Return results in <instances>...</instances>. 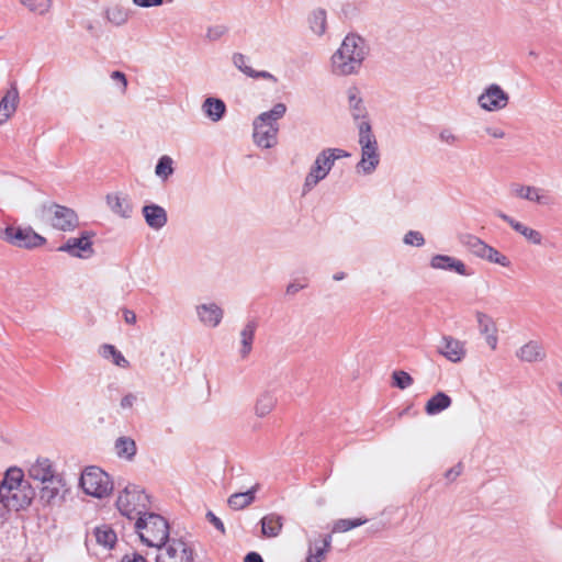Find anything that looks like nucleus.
<instances>
[{
    "instance_id": "473e14b6",
    "label": "nucleus",
    "mask_w": 562,
    "mask_h": 562,
    "mask_svg": "<svg viewBox=\"0 0 562 562\" xmlns=\"http://www.w3.org/2000/svg\"><path fill=\"white\" fill-rule=\"evenodd\" d=\"M276 406V398L271 393H260L254 403L252 412L259 418L267 417Z\"/></svg>"
},
{
    "instance_id": "f704fd0d",
    "label": "nucleus",
    "mask_w": 562,
    "mask_h": 562,
    "mask_svg": "<svg viewBox=\"0 0 562 562\" xmlns=\"http://www.w3.org/2000/svg\"><path fill=\"white\" fill-rule=\"evenodd\" d=\"M481 260L505 269H509L512 267L510 258L491 245L487 246Z\"/></svg>"
},
{
    "instance_id": "ddd939ff",
    "label": "nucleus",
    "mask_w": 562,
    "mask_h": 562,
    "mask_svg": "<svg viewBox=\"0 0 562 562\" xmlns=\"http://www.w3.org/2000/svg\"><path fill=\"white\" fill-rule=\"evenodd\" d=\"M194 313L199 324L210 329L218 327L225 315L223 306L214 301L198 303L194 306Z\"/></svg>"
},
{
    "instance_id": "6e6d98bb",
    "label": "nucleus",
    "mask_w": 562,
    "mask_h": 562,
    "mask_svg": "<svg viewBox=\"0 0 562 562\" xmlns=\"http://www.w3.org/2000/svg\"><path fill=\"white\" fill-rule=\"evenodd\" d=\"M122 562H146V560L142 555L132 553L124 555Z\"/></svg>"
},
{
    "instance_id": "f8f14e48",
    "label": "nucleus",
    "mask_w": 562,
    "mask_h": 562,
    "mask_svg": "<svg viewBox=\"0 0 562 562\" xmlns=\"http://www.w3.org/2000/svg\"><path fill=\"white\" fill-rule=\"evenodd\" d=\"M3 239L20 248H36L45 244V238L31 228L8 227L4 229Z\"/></svg>"
},
{
    "instance_id": "09e8293b",
    "label": "nucleus",
    "mask_w": 562,
    "mask_h": 562,
    "mask_svg": "<svg viewBox=\"0 0 562 562\" xmlns=\"http://www.w3.org/2000/svg\"><path fill=\"white\" fill-rule=\"evenodd\" d=\"M252 79H262L270 83L277 85L279 82V79L276 75H273L270 71L267 70H256L254 69L251 75L249 76Z\"/></svg>"
},
{
    "instance_id": "49530a36",
    "label": "nucleus",
    "mask_w": 562,
    "mask_h": 562,
    "mask_svg": "<svg viewBox=\"0 0 562 562\" xmlns=\"http://www.w3.org/2000/svg\"><path fill=\"white\" fill-rule=\"evenodd\" d=\"M138 400L139 398H138L137 394L126 393L121 397L119 406H120L121 411H123V412H131L138 404Z\"/></svg>"
},
{
    "instance_id": "13d9d810",
    "label": "nucleus",
    "mask_w": 562,
    "mask_h": 562,
    "mask_svg": "<svg viewBox=\"0 0 562 562\" xmlns=\"http://www.w3.org/2000/svg\"><path fill=\"white\" fill-rule=\"evenodd\" d=\"M223 34V30L221 27L210 29L207 31V37L211 40H216Z\"/></svg>"
},
{
    "instance_id": "c756f323",
    "label": "nucleus",
    "mask_w": 562,
    "mask_h": 562,
    "mask_svg": "<svg viewBox=\"0 0 562 562\" xmlns=\"http://www.w3.org/2000/svg\"><path fill=\"white\" fill-rule=\"evenodd\" d=\"M40 497L43 502L50 504L60 494L64 487V480L60 475L50 479L44 483H41Z\"/></svg>"
},
{
    "instance_id": "c03bdc74",
    "label": "nucleus",
    "mask_w": 562,
    "mask_h": 562,
    "mask_svg": "<svg viewBox=\"0 0 562 562\" xmlns=\"http://www.w3.org/2000/svg\"><path fill=\"white\" fill-rule=\"evenodd\" d=\"M367 522V519H339L333 526V532H346L356 527L362 526Z\"/></svg>"
},
{
    "instance_id": "37998d69",
    "label": "nucleus",
    "mask_w": 562,
    "mask_h": 562,
    "mask_svg": "<svg viewBox=\"0 0 562 562\" xmlns=\"http://www.w3.org/2000/svg\"><path fill=\"white\" fill-rule=\"evenodd\" d=\"M465 246L469 251L479 259H482L488 244L475 236H469Z\"/></svg>"
},
{
    "instance_id": "c9c22d12",
    "label": "nucleus",
    "mask_w": 562,
    "mask_h": 562,
    "mask_svg": "<svg viewBox=\"0 0 562 562\" xmlns=\"http://www.w3.org/2000/svg\"><path fill=\"white\" fill-rule=\"evenodd\" d=\"M94 537L97 542L106 549H112L117 539L115 531L106 525L97 527L94 530Z\"/></svg>"
},
{
    "instance_id": "20e7f679",
    "label": "nucleus",
    "mask_w": 562,
    "mask_h": 562,
    "mask_svg": "<svg viewBox=\"0 0 562 562\" xmlns=\"http://www.w3.org/2000/svg\"><path fill=\"white\" fill-rule=\"evenodd\" d=\"M358 144L360 147V160L355 167L358 176H371L378 169L381 154L375 135L372 133L368 121L358 123Z\"/></svg>"
},
{
    "instance_id": "8fccbe9b",
    "label": "nucleus",
    "mask_w": 562,
    "mask_h": 562,
    "mask_svg": "<svg viewBox=\"0 0 562 562\" xmlns=\"http://www.w3.org/2000/svg\"><path fill=\"white\" fill-rule=\"evenodd\" d=\"M112 81L117 86L119 92L123 94L126 90L127 80L123 72L121 71H113L111 74Z\"/></svg>"
},
{
    "instance_id": "393cba45",
    "label": "nucleus",
    "mask_w": 562,
    "mask_h": 562,
    "mask_svg": "<svg viewBox=\"0 0 562 562\" xmlns=\"http://www.w3.org/2000/svg\"><path fill=\"white\" fill-rule=\"evenodd\" d=\"M19 104L16 87L10 88L0 101V126L5 124L15 113Z\"/></svg>"
},
{
    "instance_id": "e433bc0d",
    "label": "nucleus",
    "mask_w": 562,
    "mask_h": 562,
    "mask_svg": "<svg viewBox=\"0 0 562 562\" xmlns=\"http://www.w3.org/2000/svg\"><path fill=\"white\" fill-rule=\"evenodd\" d=\"M282 529L281 517L268 515L261 520V530L266 537H277Z\"/></svg>"
},
{
    "instance_id": "dca6fc26",
    "label": "nucleus",
    "mask_w": 562,
    "mask_h": 562,
    "mask_svg": "<svg viewBox=\"0 0 562 562\" xmlns=\"http://www.w3.org/2000/svg\"><path fill=\"white\" fill-rule=\"evenodd\" d=\"M157 562H192V552L180 540H172L167 547L159 548Z\"/></svg>"
},
{
    "instance_id": "423d86ee",
    "label": "nucleus",
    "mask_w": 562,
    "mask_h": 562,
    "mask_svg": "<svg viewBox=\"0 0 562 562\" xmlns=\"http://www.w3.org/2000/svg\"><path fill=\"white\" fill-rule=\"evenodd\" d=\"M140 540L149 547L160 548L169 537L168 521L155 513H145L135 521Z\"/></svg>"
},
{
    "instance_id": "e2e57ef3",
    "label": "nucleus",
    "mask_w": 562,
    "mask_h": 562,
    "mask_svg": "<svg viewBox=\"0 0 562 562\" xmlns=\"http://www.w3.org/2000/svg\"><path fill=\"white\" fill-rule=\"evenodd\" d=\"M344 278V274H337L334 277L335 280H341Z\"/></svg>"
},
{
    "instance_id": "79ce46f5",
    "label": "nucleus",
    "mask_w": 562,
    "mask_h": 562,
    "mask_svg": "<svg viewBox=\"0 0 562 562\" xmlns=\"http://www.w3.org/2000/svg\"><path fill=\"white\" fill-rule=\"evenodd\" d=\"M391 379L392 384L400 390L408 389L414 384V379L412 375L403 370L393 371Z\"/></svg>"
},
{
    "instance_id": "7c9ffc66",
    "label": "nucleus",
    "mask_w": 562,
    "mask_h": 562,
    "mask_svg": "<svg viewBox=\"0 0 562 562\" xmlns=\"http://www.w3.org/2000/svg\"><path fill=\"white\" fill-rule=\"evenodd\" d=\"M201 109L204 115L212 122H218L222 120L226 112L225 103L221 99L214 97L206 98L203 101Z\"/></svg>"
},
{
    "instance_id": "9d476101",
    "label": "nucleus",
    "mask_w": 562,
    "mask_h": 562,
    "mask_svg": "<svg viewBox=\"0 0 562 562\" xmlns=\"http://www.w3.org/2000/svg\"><path fill=\"white\" fill-rule=\"evenodd\" d=\"M44 221L52 227L60 231H71L78 225L76 213L68 207L52 205L43 212Z\"/></svg>"
},
{
    "instance_id": "4be33fe9",
    "label": "nucleus",
    "mask_w": 562,
    "mask_h": 562,
    "mask_svg": "<svg viewBox=\"0 0 562 562\" xmlns=\"http://www.w3.org/2000/svg\"><path fill=\"white\" fill-rule=\"evenodd\" d=\"M142 214L146 224L155 231L162 228L168 221L167 211L158 204L151 203L144 205Z\"/></svg>"
},
{
    "instance_id": "a19ab883",
    "label": "nucleus",
    "mask_w": 562,
    "mask_h": 562,
    "mask_svg": "<svg viewBox=\"0 0 562 562\" xmlns=\"http://www.w3.org/2000/svg\"><path fill=\"white\" fill-rule=\"evenodd\" d=\"M20 2L35 14H46L52 7V0H20Z\"/></svg>"
},
{
    "instance_id": "aec40b11",
    "label": "nucleus",
    "mask_w": 562,
    "mask_h": 562,
    "mask_svg": "<svg viewBox=\"0 0 562 562\" xmlns=\"http://www.w3.org/2000/svg\"><path fill=\"white\" fill-rule=\"evenodd\" d=\"M509 191L514 198L533 202L539 205L548 204V195L540 188L525 186L521 183H512L509 187Z\"/></svg>"
},
{
    "instance_id": "864d4df0",
    "label": "nucleus",
    "mask_w": 562,
    "mask_h": 562,
    "mask_svg": "<svg viewBox=\"0 0 562 562\" xmlns=\"http://www.w3.org/2000/svg\"><path fill=\"white\" fill-rule=\"evenodd\" d=\"M461 472H462L461 464H457L456 467H453L449 471H447L446 477L450 481H453L461 474Z\"/></svg>"
},
{
    "instance_id": "b1692460",
    "label": "nucleus",
    "mask_w": 562,
    "mask_h": 562,
    "mask_svg": "<svg viewBox=\"0 0 562 562\" xmlns=\"http://www.w3.org/2000/svg\"><path fill=\"white\" fill-rule=\"evenodd\" d=\"M306 24L310 32L322 37L327 32V12L323 8L312 9L306 16Z\"/></svg>"
},
{
    "instance_id": "de8ad7c7",
    "label": "nucleus",
    "mask_w": 562,
    "mask_h": 562,
    "mask_svg": "<svg viewBox=\"0 0 562 562\" xmlns=\"http://www.w3.org/2000/svg\"><path fill=\"white\" fill-rule=\"evenodd\" d=\"M403 241L408 246L422 247L425 244V238L419 232L409 231L405 234Z\"/></svg>"
},
{
    "instance_id": "a211bd4d",
    "label": "nucleus",
    "mask_w": 562,
    "mask_h": 562,
    "mask_svg": "<svg viewBox=\"0 0 562 562\" xmlns=\"http://www.w3.org/2000/svg\"><path fill=\"white\" fill-rule=\"evenodd\" d=\"M29 476L36 482L44 483L58 476L54 462L47 457H37L27 469Z\"/></svg>"
},
{
    "instance_id": "5fc2aeb1",
    "label": "nucleus",
    "mask_w": 562,
    "mask_h": 562,
    "mask_svg": "<svg viewBox=\"0 0 562 562\" xmlns=\"http://www.w3.org/2000/svg\"><path fill=\"white\" fill-rule=\"evenodd\" d=\"M207 517H209L210 522H211V524H213V526H214L216 529H218V530H221L222 532H224V525H223V522L221 521V519H220V518H217V517H216L214 514H212V513H209V514H207Z\"/></svg>"
},
{
    "instance_id": "412c9836",
    "label": "nucleus",
    "mask_w": 562,
    "mask_h": 562,
    "mask_svg": "<svg viewBox=\"0 0 562 562\" xmlns=\"http://www.w3.org/2000/svg\"><path fill=\"white\" fill-rule=\"evenodd\" d=\"M516 357L524 362H540L546 359L543 346L537 340H529L516 350Z\"/></svg>"
},
{
    "instance_id": "f03ea898",
    "label": "nucleus",
    "mask_w": 562,
    "mask_h": 562,
    "mask_svg": "<svg viewBox=\"0 0 562 562\" xmlns=\"http://www.w3.org/2000/svg\"><path fill=\"white\" fill-rule=\"evenodd\" d=\"M35 496V490L22 469L9 468L0 482V504L10 510L27 508Z\"/></svg>"
},
{
    "instance_id": "2f4dec72",
    "label": "nucleus",
    "mask_w": 562,
    "mask_h": 562,
    "mask_svg": "<svg viewBox=\"0 0 562 562\" xmlns=\"http://www.w3.org/2000/svg\"><path fill=\"white\" fill-rule=\"evenodd\" d=\"M452 404L451 397L443 393L437 392L425 404V412L427 415H437L448 409Z\"/></svg>"
},
{
    "instance_id": "4468645a",
    "label": "nucleus",
    "mask_w": 562,
    "mask_h": 562,
    "mask_svg": "<svg viewBox=\"0 0 562 562\" xmlns=\"http://www.w3.org/2000/svg\"><path fill=\"white\" fill-rule=\"evenodd\" d=\"M474 318L479 334L484 338L486 346L495 351L499 342L498 327L495 319L483 311H476Z\"/></svg>"
},
{
    "instance_id": "052dcab7",
    "label": "nucleus",
    "mask_w": 562,
    "mask_h": 562,
    "mask_svg": "<svg viewBox=\"0 0 562 562\" xmlns=\"http://www.w3.org/2000/svg\"><path fill=\"white\" fill-rule=\"evenodd\" d=\"M245 562H263L261 557L257 553H249L245 558Z\"/></svg>"
},
{
    "instance_id": "4d7b16f0",
    "label": "nucleus",
    "mask_w": 562,
    "mask_h": 562,
    "mask_svg": "<svg viewBox=\"0 0 562 562\" xmlns=\"http://www.w3.org/2000/svg\"><path fill=\"white\" fill-rule=\"evenodd\" d=\"M440 139H442L446 143H454L457 140V137L449 131H443L440 133Z\"/></svg>"
},
{
    "instance_id": "5701e85b",
    "label": "nucleus",
    "mask_w": 562,
    "mask_h": 562,
    "mask_svg": "<svg viewBox=\"0 0 562 562\" xmlns=\"http://www.w3.org/2000/svg\"><path fill=\"white\" fill-rule=\"evenodd\" d=\"M257 324L255 322H247L239 331L237 355L240 359H246L252 350L255 333Z\"/></svg>"
},
{
    "instance_id": "1a4fd4ad",
    "label": "nucleus",
    "mask_w": 562,
    "mask_h": 562,
    "mask_svg": "<svg viewBox=\"0 0 562 562\" xmlns=\"http://www.w3.org/2000/svg\"><path fill=\"white\" fill-rule=\"evenodd\" d=\"M509 93L498 83L486 85L476 98L477 106L487 113H497L507 109Z\"/></svg>"
},
{
    "instance_id": "3c124183",
    "label": "nucleus",
    "mask_w": 562,
    "mask_h": 562,
    "mask_svg": "<svg viewBox=\"0 0 562 562\" xmlns=\"http://www.w3.org/2000/svg\"><path fill=\"white\" fill-rule=\"evenodd\" d=\"M167 0H132V3L140 9L158 8L166 3Z\"/></svg>"
},
{
    "instance_id": "39448f33",
    "label": "nucleus",
    "mask_w": 562,
    "mask_h": 562,
    "mask_svg": "<svg viewBox=\"0 0 562 562\" xmlns=\"http://www.w3.org/2000/svg\"><path fill=\"white\" fill-rule=\"evenodd\" d=\"M349 156V153L340 148H325L321 150L304 178L303 192L306 193L313 190L329 175L337 160Z\"/></svg>"
},
{
    "instance_id": "bb28decb",
    "label": "nucleus",
    "mask_w": 562,
    "mask_h": 562,
    "mask_svg": "<svg viewBox=\"0 0 562 562\" xmlns=\"http://www.w3.org/2000/svg\"><path fill=\"white\" fill-rule=\"evenodd\" d=\"M347 99H348V108L351 112V115L355 120L362 122L367 121V109L364 106L361 91L357 87H350L347 90Z\"/></svg>"
},
{
    "instance_id": "7ed1b4c3",
    "label": "nucleus",
    "mask_w": 562,
    "mask_h": 562,
    "mask_svg": "<svg viewBox=\"0 0 562 562\" xmlns=\"http://www.w3.org/2000/svg\"><path fill=\"white\" fill-rule=\"evenodd\" d=\"M286 113V105L276 103L269 111L260 113L252 123L254 143L263 149L272 148L278 143V121Z\"/></svg>"
},
{
    "instance_id": "0eeeda50",
    "label": "nucleus",
    "mask_w": 562,
    "mask_h": 562,
    "mask_svg": "<svg viewBox=\"0 0 562 562\" xmlns=\"http://www.w3.org/2000/svg\"><path fill=\"white\" fill-rule=\"evenodd\" d=\"M79 486L86 495L98 499L108 498L114 488L111 476L95 465H90L82 470Z\"/></svg>"
},
{
    "instance_id": "58836bf2",
    "label": "nucleus",
    "mask_w": 562,
    "mask_h": 562,
    "mask_svg": "<svg viewBox=\"0 0 562 562\" xmlns=\"http://www.w3.org/2000/svg\"><path fill=\"white\" fill-rule=\"evenodd\" d=\"M255 488L251 490V491H248V492H244V493H236V494H233L229 498H228V505L233 508V509H236V510H239V509H243L245 507H247L248 505H250L254 501V493H255Z\"/></svg>"
},
{
    "instance_id": "2eb2a0df",
    "label": "nucleus",
    "mask_w": 562,
    "mask_h": 562,
    "mask_svg": "<svg viewBox=\"0 0 562 562\" xmlns=\"http://www.w3.org/2000/svg\"><path fill=\"white\" fill-rule=\"evenodd\" d=\"M499 218L505 222L515 233H517L526 243L532 246L543 244V235L540 231L531 227L527 223L516 220L505 213L499 214Z\"/></svg>"
},
{
    "instance_id": "f257e3e1",
    "label": "nucleus",
    "mask_w": 562,
    "mask_h": 562,
    "mask_svg": "<svg viewBox=\"0 0 562 562\" xmlns=\"http://www.w3.org/2000/svg\"><path fill=\"white\" fill-rule=\"evenodd\" d=\"M369 53L363 37L355 33L347 34L329 58L330 72L337 77L359 75Z\"/></svg>"
},
{
    "instance_id": "a18cd8bd",
    "label": "nucleus",
    "mask_w": 562,
    "mask_h": 562,
    "mask_svg": "<svg viewBox=\"0 0 562 562\" xmlns=\"http://www.w3.org/2000/svg\"><path fill=\"white\" fill-rule=\"evenodd\" d=\"M232 63L238 70H240L243 74H245L248 77L251 75V72L254 70V68L250 65L249 58L244 54H240V53L233 54Z\"/></svg>"
},
{
    "instance_id": "603ef678",
    "label": "nucleus",
    "mask_w": 562,
    "mask_h": 562,
    "mask_svg": "<svg viewBox=\"0 0 562 562\" xmlns=\"http://www.w3.org/2000/svg\"><path fill=\"white\" fill-rule=\"evenodd\" d=\"M485 133L493 139H504L506 137V132L499 126H487Z\"/></svg>"
},
{
    "instance_id": "c85d7f7f",
    "label": "nucleus",
    "mask_w": 562,
    "mask_h": 562,
    "mask_svg": "<svg viewBox=\"0 0 562 562\" xmlns=\"http://www.w3.org/2000/svg\"><path fill=\"white\" fill-rule=\"evenodd\" d=\"M113 451L119 459L133 461L137 453V446L132 437L120 436L114 441Z\"/></svg>"
},
{
    "instance_id": "72a5a7b5",
    "label": "nucleus",
    "mask_w": 562,
    "mask_h": 562,
    "mask_svg": "<svg viewBox=\"0 0 562 562\" xmlns=\"http://www.w3.org/2000/svg\"><path fill=\"white\" fill-rule=\"evenodd\" d=\"M100 356L112 362L114 366L126 369L130 366L128 360L113 345H103L99 349Z\"/></svg>"
},
{
    "instance_id": "cd10ccee",
    "label": "nucleus",
    "mask_w": 562,
    "mask_h": 562,
    "mask_svg": "<svg viewBox=\"0 0 562 562\" xmlns=\"http://www.w3.org/2000/svg\"><path fill=\"white\" fill-rule=\"evenodd\" d=\"M108 207L117 216L128 218L132 214L133 207L128 200L121 193H109L105 196Z\"/></svg>"
},
{
    "instance_id": "f3484780",
    "label": "nucleus",
    "mask_w": 562,
    "mask_h": 562,
    "mask_svg": "<svg viewBox=\"0 0 562 562\" xmlns=\"http://www.w3.org/2000/svg\"><path fill=\"white\" fill-rule=\"evenodd\" d=\"M429 266L434 270L454 272L463 277H470L472 274L471 270L461 259L449 255L432 256Z\"/></svg>"
},
{
    "instance_id": "bf43d9fd",
    "label": "nucleus",
    "mask_w": 562,
    "mask_h": 562,
    "mask_svg": "<svg viewBox=\"0 0 562 562\" xmlns=\"http://www.w3.org/2000/svg\"><path fill=\"white\" fill-rule=\"evenodd\" d=\"M124 319L126 323L134 324L136 322V315L132 311L124 312Z\"/></svg>"
},
{
    "instance_id": "9b49d317",
    "label": "nucleus",
    "mask_w": 562,
    "mask_h": 562,
    "mask_svg": "<svg viewBox=\"0 0 562 562\" xmlns=\"http://www.w3.org/2000/svg\"><path fill=\"white\" fill-rule=\"evenodd\" d=\"M439 356L451 363H460L468 356L467 342L451 335H443L436 345Z\"/></svg>"
},
{
    "instance_id": "6e6552de",
    "label": "nucleus",
    "mask_w": 562,
    "mask_h": 562,
    "mask_svg": "<svg viewBox=\"0 0 562 562\" xmlns=\"http://www.w3.org/2000/svg\"><path fill=\"white\" fill-rule=\"evenodd\" d=\"M149 498L145 491L134 484L125 486L116 497V508L121 515L128 519H137L147 509Z\"/></svg>"
},
{
    "instance_id": "ea45409f",
    "label": "nucleus",
    "mask_w": 562,
    "mask_h": 562,
    "mask_svg": "<svg viewBox=\"0 0 562 562\" xmlns=\"http://www.w3.org/2000/svg\"><path fill=\"white\" fill-rule=\"evenodd\" d=\"M173 170L172 158L165 155L158 160L155 168V175L162 181H166L173 173Z\"/></svg>"
},
{
    "instance_id": "4c0bfd02",
    "label": "nucleus",
    "mask_w": 562,
    "mask_h": 562,
    "mask_svg": "<svg viewBox=\"0 0 562 562\" xmlns=\"http://www.w3.org/2000/svg\"><path fill=\"white\" fill-rule=\"evenodd\" d=\"M330 548V537L325 538L321 543L310 546L306 562H322Z\"/></svg>"
},
{
    "instance_id": "a878e982",
    "label": "nucleus",
    "mask_w": 562,
    "mask_h": 562,
    "mask_svg": "<svg viewBox=\"0 0 562 562\" xmlns=\"http://www.w3.org/2000/svg\"><path fill=\"white\" fill-rule=\"evenodd\" d=\"M130 19L131 11L122 3L109 4L104 10V20L113 26H123L128 23Z\"/></svg>"
},
{
    "instance_id": "6ab92c4d",
    "label": "nucleus",
    "mask_w": 562,
    "mask_h": 562,
    "mask_svg": "<svg viewBox=\"0 0 562 562\" xmlns=\"http://www.w3.org/2000/svg\"><path fill=\"white\" fill-rule=\"evenodd\" d=\"M58 250L74 257L88 258L93 252L91 236L86 233L80 237L69 238Z\"/></svg>"
},
{
    "instance_id": "680f3d73",
    "label": "nucleus",
    "mask_w": 562,
    "mask_h": 562,
    "mask_svg": "<svg viewBox=\"0 0 562 562\" xmlns=\"http://www.w3.org/2000/svg\"><path fill=\"white\" fill-rule=\"evenodd\" d=\"M303 288V285H299V284H295V283H291L286 286V293L288 294H295L296 292H299L301 289Z\"/></svg>"
}]
</instances>
